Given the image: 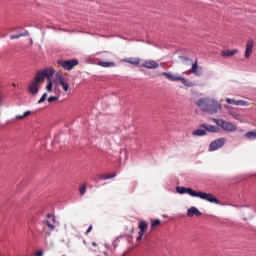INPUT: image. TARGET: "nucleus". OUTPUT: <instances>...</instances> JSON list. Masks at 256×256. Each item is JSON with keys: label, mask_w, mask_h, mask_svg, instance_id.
<instances>
[{"label": "nucleus", "mask_w": 256, "mask_h": 256, "mask_svg": "<svg viewBox=\"0 0 256 256\" xmlns=\"http://www.w3.org/2000/svg\"><path fill=\"white\" fill-rule=\"evenodd\" d=\"M177 193H180V195H185V193H188V195H191V197H199L200 199H203L204 201H208L209 203H215L216 205H219V200L215 198V195L211 193H205V192H197L191 188H185L182 186H178L176 188Z\"/></svg>", "instance_id": "nucleus-1"}, {"label": "nucleus", "mask_w": 256, "mask_h": 256, "mask_svg": "<svg viewBox=\"0 0 256 256\" xmlns=\"http://www.w3.org/2000/svg\"><path fill=\"white\" fill-rule=\"evenodd\" d=\"M198 107L202 111L206 113H210V115H215V113H219L221 111V104L217 102V100L210 98H202L197 101Z\"/></svg>", "instance_id": "nucleus-2"}, {"label": "nucleus", "mask_w": 256, "mask_h": 256, "mask_svg": "<svg viewBox=\"0 0 256 256\" xmlns=\"http://www.w3.org/2000/svg\"><path fill=\"white\" fill-rule=\"evenodd\" d=\"M47 74L45 72L38 71L34 80L28 86V91L31 95H37L39 93V84L45 82V77Z\"/></svg>", "instance_id": "nucleus-3"}, {"label": "nucleus", "mask_w": 256, "mask_h": 256, "mask_svg": "<svg viewBox=\"0 0 256 256\" xmlns=\"http://www.w3.org/2000/svg\"><path fill=\"white\" fill-rule=\"evenodd\" d=\"M212 121L223 129V131H228L229 133H233V131H237V125L233 124V122H228L223 119L213 118Z\"/></svg>", "instance_id": "nucleus-4"}, {"label": "nucleus", "mask_w": 256, "mask_h": 256, "mask_svg": "<svg viewBox=\"0 0 256 256\" xmlns=\"http://www.w3.org/2000/svg\"><path fill=\"white\" fill-rule=\"evenodd\" d=\"M41 73L46 74V76H44V80L47 79V83H48L46 86V89L49 93H51V91H53V82L51 81V77L55 75V68L53 67L45 68L41 70Z\"/></svg>", "instance_id": "nucleus-5"}, {"label": "nucleus", "mask_w": 256, "mask_h": 256, "mask_svg": "<svg viewBox=\"0 0 256 256\" xmlns=\"http://www.w3.org/2000/svg\"><path fill=\"white\" fill-rule=\"evenodd\" d=\"M57 64L65 69L66 71H71L74 67L79 65V60L71 59V60H58Z\"/></svg>", "instance_id": "nucleus-6"}, {"label": "nucleus", "mask_w": 256, "mask_h": 256, "mask_svg": "<svg viewBox=\"0 0 256 256\" xmlns=\"http://www.w3.org/2000/svg\"><path fill=\"white\" fill-rule=\"evenodd\" d=\"M138 229L139 233L138 237L136 238V241H143V235L147 233V229H149V223H147V221L145 220L140 221L138 224Z\"/></svg>", "instance_id": "nucleus-7"}, {"label": "nucleus", "mask_w": 256, "mask_h": 256, "mask_svg": "<svg viewBox=\"0 0 256 256\" xmlns=\"http://www.w3.org/2000/svg\"><path fill=\"white\" fill-rule=\"evenodd\" d=\"M227 143V139L225 138H218L212 141L209 145V151H217V149H221Z\"/></svg>", "instance_id": "nucleus-8"}, {"label": "nucleus", "mask_w": 256, "mask_h": 256, "mask_svg": "<svg viewBox=\"0 0 256 256\" xmlns=\"http://www.w3.org/2000/svg\"><path fill=\"white\" fill-rule=\"evenodd\" d=\"M253 45H255V42L253 41V39H250L247 41L246 50H245V59H249V57H251V53H253Z\"/></svg>", "instance_id": "nucleus-9"}, {"label": "nucleus", "mask_w": 256, "mask_h": 256, "mask_svg": "<svg viewBox=\"0 0 256 256\" xmlns=\"http://www.w3.org/2000/svg\"><path fill=\"white\" fill-rule=\"evenodd\" d=\"M142 67L145 69H157L159 67V64L155 60H146Z\"/></svg>", "instance_id": "nucleus-10"}, {"label": "nucleus", "mask_w": 256, "mask_h": 256, "mask_svg": "<svg viewBox=\"0 0 256 256\" xmlns=\"http://www.w3.org/2000/svg\"><path fill=\"white\" fill-rule=\"evenodd\" d=\"M161 75L163 77H166V79H168V81H179V78L181 77V75L179 74H173L171 72H162Z\"/></svg>", "instance_id": "nucleus-11"}, {"label": "nucleus", "mask_w": 256, "mask_h": 256, "mask_svg": "<svg viewBox=\"0 0 256 256\" xmlns=\"http://www.w3.org/2000/svg\"><path fill=\"white\" fill-rule=\"evenodd\" d=\"M201 129H205V131H208L209 133H218L219 128L213 125L209 124H202L200 125Z\"/></svg>", "instance_id": "nucleus-12"}, {"label": "nucleus", "mask_w": 256, "mask_h": 256, "mask_svg": "<svg viewBox=\"0 0 256 256\" xmlns=\"http://www.w3.org/2000/svg\"><path fill=\"white\" fill-rule=\"evenodd\" d=\"M202 213L199 211V209L195 207H191L190 209L187 210V216L188 217H201Z\"/></svg>", "instance_id": "nucleus-13"}, {"label": "nucleus", "mask_w": 256, "mask_h": 256, "mask_svg": "<svg viewBox=\"0 0 256 256\" xmlns=\"http://www.w3.org/2000/svg\"><path fill=\"white\" fill-rule=\"evenodd\" d=\"M190 73H193V75H196V77H201V75H203L201 68L199 69V66L197 65V61L192 65Z\"/></svg>", "instance_id": "nucleus-14"}, {"label": "nucleus", "mask_w": 256, "mask_h": 256, "mask_svg": "<svg viewBox=\"0 0 256 256\" xmlns=\"http://www.w3.org/2000/svg\"><path fill=\"white\" fill-rule=\"evenodd\" d=\"M225 108L228 110V113L232 115L234 119H241V116L239 115V112H237V110L233 109L231 106H225Z\"/></svg>", "instance_id": "nucleus-15"}, {"label": "nucleus", "mask_w": 256, "mask_h": 256, "mask_svg": "<svg viewBox=\"0 0 256 256\" xmlns=\"http://www.w3.org/2000/svg\"><path fill=\"white\" fill-rule=\"evenodd\" d=\"M125 63H129V65L137 66L141 63V59L139 58H128L124 60Z\"/></svg>", "instance_id": "nucleus-16"}, {"label": "nucleus", "mask_w": 256, "mask_h": 256, "mask_svg": "<svg viewBox=\"0 0 256 256\" xmlns=\"http://www.w3.org/2000/svg\"><path fill=\"white\" fill-rule=\"evenodd\" d=\"M178 81H180L183 85H185V87H194L195 85L193 82H190L189 80L185 79V77L183 76H180Z\"/></svg>", "instance_id": "nucleus-17"}, {"label": "nucleus", "mask_w": 256, "mask_h": 256, "mask_svg": "<svg viewBox=\"0 0 256 256\" xmlns=\"http://www.w3.org/2000/svg\"><path fill=\"white\" fill-rule=\"evenodd\" d=\"M192 135H194L196 137H203V136L207 135V131L203 130V129H197L192 132Z\"/></svg>", "instance_id": "nucleus-18"}, {"label": "nucleus", "mask_w": 256, "mask_h": 256, "mask_svg": "<svg viewBox=\"0 0 256 256\" xmlns=\"http://www.w3.org/2000/svg\"><path fill=\"white\" fill-rule=\"evenodd\" d=\"M99 179H101L102 181H107V179H114V177H117V173H113L111 175L107 174H100L99 176Z\"/></svg>", "instance_id": "nucleus-19"}, {"label": "nucleus", "mask_w": 256, "mask_h": 256, "mask_svg": "<svg viewBox=\"0 0 256 256\" xmlns=\"http://www.w3.org/2000/svg\"><path fill=\"white\" fill-rule=\"evenodd\" d=\"M237 53V50H224L222 51V57H233Z\"/></svg>", "instance_id": "nucleus-20"}, {"label": "nucleus", "mask_w": 256, "mask_h": 256, "mask_svg": "<svg viewBox=\"0 0 256 256\" xmlns=\"http://www.w3.org/2000/svg\"><path fill=\"white\" fill-rule=\"evenodd\" d=\"M29 35V31H24L20 34L11 35L10 39H21V37H27Z\"/></svg>", "instance_id": "nucleus-21"}, {"label": "nucleus", "mask_w": 256, "mask_h": 256, "mask_svg": "<svg viewBox=\"0 0 256 256\" xmlns=\"http://www.w3.org/2000/svg\"><path fill=\"white\" fill-rule=\"evenodd\" d=\"M55 81H56V83H58L59 85H61V83H64V82L67 81V80L65 79V77H63V74L57 73V74L55 75Z\"/></svg>", "instance_id": "nucleus-22"}, {"label": "nucleus", "mask_w": 256, "mask_h": 256, "mask_svg": "<svg viewBox=\"0 0 256 256\" xmlns=\"http://www.w3.org/2000/svg\"><path fill=\"white\" fill-rule=\"evenodd\" d=\"M98 65L100 67H115V63L113 62H99Z\"/></svg>", "instance_id": "nucleus-23"}, {"label": "nucleus", "mask_w": 256, "mask_h": 256, "mask_svg": "<svg viewBox=\"0 0 256 256\" xmlns=\"http://www.w3.org/2000/svg\"><path fill=\"white\" fill-rule=\"evenodd\" d=\"M245 137L247 139H256V132L255 131H249L245 134Z\"/></svg>", "instance_id": "nucleus-24"}, {"label": "nucleus", "mask_w": 256, "mask_h": 256, "mask_svg": "<svg viewBox=\"0 0 256 256\" xmlns=\"http://www.w3.org/2000/svg\"><path fill=\"white\" fill-rule=\"evenodd\" d=\"M159 225H161V220L157 219V220H151V229H155V227H159Z\"/></svg>", "instance_id": "nucleus-25"}, {"label": "nucleus", "mask_w": 256, "mask_h": 256, "mask_svg": "<svg viewBox=\"0 0 256 256\" xmlns=\"http://www.w3.org/2000/svg\"><path fill=\"white\" fill-rule=\"evenodd\" d=\"M236 106L249 107V102H247L245 100H237Z\"/></svg>", "instance_id": "nucleus-26"}, {"label": "nucleus", "mask_w": 256, "mask_h": 256, "mask_svg": "<svg viewBox=\"0 0 256 256\" xmlns=\"http://www.w3.org/2000/svg\"><path fill=\"white\" fill-rule=\"evenodd\" d=\"M31 115V111H26L23 115H16L15 119H25V117H29Z\"/></svg>", "instance_id": "nucleus-27"}, {"label": "nucleus", "mask_w": 256, "mask_h": 256, "mask_svg": "<svg viewBox=\"0 0 256 256\" xmlns=\"http://www.w3.org/2000/svg\"><path fill=\"white\" fill-rule=\"evenodd\" d=\"M63 91H69V83L67 82V80H65L64 82L60 83Z\"/></svg>", "instance_id": "nucleus-28"}, {"label": "nucleus", "mask_w": 256, "mask_h": 256, "mask_svg": "<svg viewBox=\"0 0 256 256\" xmlns=\"http://www.w3.org/2000/svg\"><path fill=\"white\" fill-rule=\"evenodd\" d=\"M80 191V195H85V193H87V185H82L79 189Z\"/></svg>", "instance_id": "nucleus-29"}, {"label": "nucleus", "mask_w": 256, "mask_h": 256, "mask_svg": "<svg viewBox=\"0 0 256 256\" xmlns=\"http://www.w3.org/2000/svg\"><path fill=\"white\" fill-rule=\"evenodd\" d=\"M55 101H59V97H57V96H50L48 98V103H55Z\"/></svg>", "instance_id": "nucleus-30"}, {"label": "nucleus", "mask_w": 256, "mask_h": 256, "mask_svg": "<svg viewBox=\"0 0 256 256\" xmlns=\"http://www.w3.org/2000/svg\"><path fill=\"white\" fill-rule=\"evenodd\" d=\"M226 103H228L229 105H237V100L226 98Z\"/></svg>", "instance_id": "nucleus-31"}, {"label": "nucleus", "mask_w": 256, "mask_h": 256, "mask_svg": "<svg viewBox=\"0 0 256 256\" xmlns=\"http://www.w3.org/2000/svg\"><path fill=\"white\" fill-rule=\"evenodd\" d=\"M47 101V93H44L40 100L38 101V104L45 103Z\"/></svg>", "instance_id": "nucleus-32"}, {"label": "nucleus", "mask_w": 256, "mask_h": 256, "mask_svg": "<svg viewBox=\"0 0 256 256\" xmlns=\"http://www.w3.org/2000/svg\"><path fill=\"white\" fill-rule=\"evenodd\" d=\"M46 224L50 231H55V225H53V223H51L50 221H46Z\"/></svg>", "instance_id": "nucleus-33"}, {"label": "nucleus", "mask_w": 256, "mask_h": 256, "mask_svg": "<svg viewBox=\"0 0 256 256\" xmlns=\"http://www.w3.org/2000/svg\"><path fill=\"white\" fill-rule=\"evenodd\" d=\"M181 61H191V59L185 57V56H182L180 57Z\"/></svg>", "instance_id": "nucleus-34"}, {"label": "nucleus", "mask_w": 256, "mask_h": 256, "mask_svg": "<svg viewBox=\"0 0 256 256\" xmlns=\"http://www.w3.org/2000/svg\"><path fill=\"white\" fill-rule=\"evenodd\" d=\"M92 230H93V226H89L87 231H86V234L91 233Z\"/></svg>", "instance_id": "nucleus-35"}, {"label": "nucleus", "mask_w": 256, "mask_h": 256, "mask_svg": "<svg viewBox=\"0 0 256 256\" xmlns=\"http://www.w3.org/2000/svg\"><path fill=\"white\" fill-rule=\"evenodd\" d=\"M35 256H43V250L38 251Z\"/></svg>", "instance_id": "nucleus-36"}, {"label": "nucleus", "mask_w": 256, "mask_h": 256, "mask_svg": "<svg viewBox=\"0 0 256 256\" xmlns=\"http://www.w3.org/2000/svg\"><path fill=\"white\" fill-rule=\"evenodd\" d=\"M93 247H97V243L93 242L92 243Z\"/></svg>", "instance_id": "nucleus-37"}, {"label": "nucleus", "mask_w": 256, "mask_h": 256, "mask_svg": "<svg viewBox=\"0 0 256 256\" xmlns=\"http://www.w3.org/2000/svg\"><path fill=\"white\" fill-rule=\"evenodd\" d=\"M47 217H51V214H48Z\"/></svg>", "instance_id": "nucleus-38"}, {"label": "nucleus", "mask_w": 256, "mask_h": 256, "mask_svg": "<svg viewBox=\"0 0 256 256\" xmlns=\"http://www.w3.org/2000/svg\"><path fill=\"white\" fill-rule=\"evenodd\" d=\"M1 37H5V35H2Z\"/></svg>", "instance_id": "nucleus-39"}]
</instances>
